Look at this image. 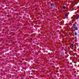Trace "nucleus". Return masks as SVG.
Wrapping results in <instances>:
<instances>
[{"instance_id":"obj_9","label":"nucleus","mask_w":79,"mask_h":79,"mask_svg":"<svg viewBox=\"0 0 79 79\" xmlns=\"http://www.w3.org/2000/svg\"><path fill=\"white\" fill-rule=\"evenodd\" d=\"M71 45L72 47H73V44H72Z\"/></svg>"},{"instance_id":"obj_5","label":"nucleus","mask_w":79,"mask_h":79,"mask_svg":"<svg viewBox=\"0 0 79 79\" xmlns=\"http://www.w3.org/2000/svg\"><path fill=\"white\" fill-rule=\"evenodd\" d=\"M76 32H77L76 31L74 32L75 35H77V33H76Z\"/></svg>"},{"instance_id":"obj_10","label":"nucleus","mask_w":79,"mask_h":79,"mask_svg":"<svg viewBox=\"0 0 79 79\" xmlns=\"http://www.w3.org/2000/svg\"><path fill=\"white\" fill-rule=\"evenodd\" d=\"M75 28H76V27H73V29H75Z\"/></svg>"},{"instance_id":"obj_1","label":"nucleus","mask_w":79,"mask_h":79,"mask_svg":"<svg viewBox=\"0 0 79 79\" xmlns=\"http://www.w3.org/2000/svg\"><path fill=\"white\" fill-rule=\"evenodd\" d=\"M65 17H68V15L67 14H66L64 15Z\"/></svg>"},{"instance_id":"obj_8","label":"nucleus","mask_w":79,"mask_h":79,"mask_svg":"<svg viewBox=\"0 0 79 79\" xmlns=\"http://www.w3.org/2000/svg\"><path fill=\"white\" fill-rule=\"evenodd\" d=\"M73 27H74V26H76V24H73Z\"/></svg>"},{"instance_id":"obj_6","label":"nucleus","mask_w":79,"mask_h":79,"mask_svg":"<svg viewBox=\"0 0 79 79\" xmlns=\"http://www.w3.org/2000/svg\"><path fill=\"white\" fill-rule=\"evenodd\" d=\"M79 16H78L77 17L76 19H79Z\"/></svg>"},{"instance_id":"obj_2","label":"nucleus","mask_w":79,"mask_h":79,"mask_svg":"<svg viewBox=\"0 0 79 79\" xmlns=\"http://www.w3.org/2000/svg\"><path fill=\"white\" fill-rule=\"evenodd\" d=\"M54 4H52V3H51L50 4V5L51 6H53L54 5Z\"/></svg>"},{"instance_id":"obj_11","label":"nucleus","mask_w":79,"mask_h":79,"mask_svg":"<svg viewBox=\"0 0 79 79\" xmlns=\"http://www.w3.org/2000/svg\"><path fill=\"white\" fill-rule=\"evenodd\" d=\"M3 72H4V71H3Z\"/></svg>"},{"instance_id":"obj_3","label":"nucleus","mask_w":79,"mask_h":79,"mask_svg":"<svg viewBox=\"0 0 79 79\" xmlns=\"http://www.w3.org/2000/svg\"><path fill=\"white\" fill-rule=\"evenodd\" d=\"M63 9H64H64H66V7H65V6H63Z\"/></svg>"},{"instance_id":"obj_4","label":"nucleus","mask_w":79,"mask_h":79,"mask_svg":"<svg viewBox=\"0 0 79 79\" xmlns=\"http://www.w3.org/2000/svg\"><path fill=\"white\" fill-rule=\"evenodd\" d=\"M53 8H54V9H55V8H56V6H55L54 5V6H53Z\"/></svg>"},{"instance_id":"obj_7","label":"nucleus","mask_w":79,"mask_h":79,"mask_svg":"<svg viewBox=\"0 0 79 79\" xmlns=\"http://www.w3.org/2000/svg\"><path fill=\"white\" fill-rule=\"evenodd\" d=\"M75 29L76 30H78V29L77 28V27H75Z\"/></svg>"}]
</instances>
